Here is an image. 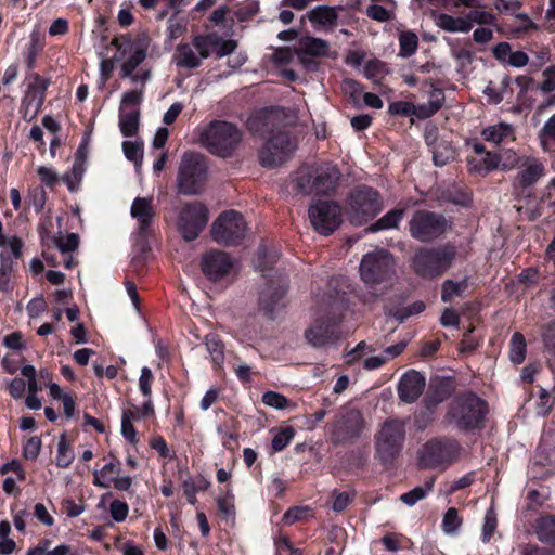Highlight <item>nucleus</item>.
I'll return each instance as SVG.
<instances>
[{"mask_svg": "<svg viewBox=\"0 0 555 555\" xmlns=\"http://www.w3.org/2000/svg\"><path fill=\"white\" fill-rule=\"evenodd\" d=\"M446 459V447L441 441L427 442L420 452V465L423 468H431L441 464Z\"/></svg>", "mask_w": 555, "mask_h": 555, "instance_id": "5701e85b", "label": "nucleus"}, {"mask_svg": "<svg viewBox=\"0 0 555 555\" xmlns=\"http://www.w3.org/2000/svg\"><path fill=\"white\" fill-rule=\"evenodd\" d=\"M201 267L203 273L210 281H219L230 274L234 262L227 253L210 250L203 257Z\"/></svg>", "mask_w": 555, "mask_h": 555, "instance_id": "6ab92c4d", "label": "nucleus"}, {"mask_svg": "<svg viewBox=\"0 0 555 555\" xmlns=\"http://www.w3.org/2000/svg\"><path fill=\"white\" fill-rule=\"evenodd\" d=\"M242 140L240 129L232 122L215 120L199 132V142L210 153L220 157H229Z\"/></svg>", "mask_w": 555, "mask_h": 555, "instance_id": "7ed1b4c3", "label": "nucleus"}, {"mask_svg": "<svg viewBox=\"0 0 555 555\" xmlns=\"http://www.w3.org/2000/svg\"><path fill=\"white\" fill-rule=\"evenodd\" d=\"M468 288L467 279L454 282L453 280H446L441 286V300L443 302L452 301L454 297H461Z\"/></svg>", "mask_w": 555, "mask_h": 555, "instance_id": "c9c22d12", "label": "nucleus"}, {"mask_svg": "<svg viewBox=\"0 0 555 555\" xmlns=\"http://www.w3.org/2000/svg\"><path fill=\"white\" fill-rule=\"evenodd\" d=\"M42 50V43L38 34L33 33L29 41L23 50L27 69L31 70L36 66V57Z\"/></svg>", "mask_w": 555, "mask_h": 555, "instance_id": "4c0bfd02", "label": "nucleus"}, {"mask_svg": "<svg viewBox=\"0 0 555 555\" xmlns=\"http://www.w3.org/2000/svg\"><path fill=\"white\" fill-rule=\"evenodd\" d=\"M262 402L276 410H284L288 406V399L275 391H267L262 395Z\"/></svg>", "mask_w": 555, "mask_h": 555, "instance_id": "3c124183", "label": "nucleus"}, {"mask_svg": "<svg viewBox=\"0 0 555 555\" xmlns=\"http://www.w3.org/2000/svg\"><path fill=\"white\" fill-rule=\"evenodd\" d=\"M426 385L425 377L417 371L405 372L398 384V396L405 403H413L423 393Z\"/></svg>", "mask_w": 555, "mask_h": 555, "instance_id": "412c9836", "label": "nucleus"}, {"mask_svg": "<svg viewBox=\"0 0 555 555\" xmlns=\"http://www.w3.org/2000/svg\"><path fill=\"white\" fill-rule=\"evenodd\" d=\"M246 222L240 212H222L211 227V236L221 245H236L246 234Z\"/></svg>", "mask_w": 555, "mask_h": 555, "instance_id": "ddd939ff", "label": "nucleus"}, {"mask_svg": "<svg viewBox=\"0 0 555 555\" xmlns=\"http://www.w3.org/2000/svg\"><path fill=\"white\" fill-rule=\"evenodd\" d=\"M209 220V211L201 202H193L184 205L179 214L178 230L182 237L194 241L206 228Z\"/></svg>", "mask_w": 555, "mask_h": 555, "instance_id": "4468645a", "label": "nucleus"}, {"mask_svg": "<svg viewBox=\"0 0 555 555\" xmlns=\"http://www.w3.org/2000/svg\"><path fill=\"white\" fill-rule=\"evenodd\" d=\"M553 406L551 395L545 389L540 390L539 399L537 402V413L540 416H546Z\"/></svg>", "mask_w": 555, "mask_h": 555, "instance_id": "bf43d9fd", "label": "nucleus"}, {"mask_svg": "<svg viewBox=\"0 0 555 555\" xmlns=\"http://www.w3.org/2000/svg\"><path fill=\"white\" fill-rule=\"evenodd\" d=\"M341 90L353 105H358L360 103L363 89L358 81L349 78L344 79L341 82Z\"/></svg>", "mask_w": 555, "mask_h": 555, "instance_id": "49530a36", "label": "nucleus"}, {"mask_svg": "<svg viewBox=\"0 0 555 555\" xmlns=\"http://www.w3.org/2000/svg\"><path fill=\"white\" fill-rule=\"evenodd\" d=\"M210 53L211 37L197 35L191 41L180 42L176 46L171 55V63L179 69L191 72L199 68Z\"/></svg>", "mask_w": 555, "mask_h": 555, "instance_id": "9d476101", "label": "nucleus"}, {"mask_svg": "<svg viewBox=\"0 0 555 555\" xmlns=\"http://www.w3.org/2000/svg\"><path fill=\"white\" fill-rule=\"evenodd\" d=\"M54 243L61 254L73 253L78 248L79 236L76 233H69L65 236L55 238Z\"/></svg>", "mask_w": 555, "mask_h": 555, "instance_id": "09e8293b", "label": "nucleus"}, {"mask_svg": "<svg viewBox=\"0 0 555 555\" xmlns=\"http://www.w3.org/2000/svg\"><path fill=\"white\" fill-rule=\"evenodd\" d=\"M498 520L496 515L492 508L488 509L486 512L485 518H483V526H482V535L481 540L483 543L490 542L495 529H496Z\"/></svg>", "mask_w": 555, "mask_h": 555, "instance_id": "8fccbe9b", "label": "nucleus"}, {"mask_svg": "<svg viewBox=\"0 0 555 555\" xmlns=\"http://www.w3.org/2000/svg\"><path fill=\"white\" fill-rule=\"evenodd\" d=\"M354 496H356V492L353 490H349V491L333 490L331 493L332 509L335 513L344 512L348 507V505L353 501Z\"/></svg>", "mask_w": 555, "mask_h": 555, "instance_id": "58836bf2", "label": "nucleus"}, {"mask_svg": "<svg viewBox=\"0 0 555 555\" xmlns=\"http://www.w3.org/2000/svg\"><path fill=\"white\" fill-rule=\"evenodd\" d=\"M418 46V38L412 31H404L399 37V47L400 52L399 55L403 57H408L413 55L416 52Z\"/></svg>", "mask_w": 555, "mask_h": 555, "instance_id": "a19ab883", "label": "nucleus"}, {"mask_svg": "<svg viewBox=\"0 0 555 555\" xmlns=\"http://www.w3.org/2000/svg\"><path fill=\"white\" fill-rule=\"evenodd\" d=\"M412 111L413 104L406 101H396L388 106V113L392 116H409Z\"/></svg>", "mask_w": 555, "mask_h": 555, "instance_id": "052dcab7", "label": "nucleus"}, {"mask_svg": "<svg viewBox=\"0 0 555 555\" xmlns=\"http://www.w3.org/2000/svg\"><path fill=\"white\" fill-rule=\"evenodd\" d=\"M454 18V16L447 13H439L435 15V23L439 28L448 33H455Z\"/></svg>", "mask_w": 555, "mask_h": 555, "instance_id": "338daca9", "label": "nucleus"}, {"mask_svg": "<svg viewBox=\"0 0 555 555\" xmlns=\"http://www.w3.org/2000/svg\"><path fill=\"white\" fill-rule=\"evenodd\" d=\"M309 219L313 229L327 236L341 223V208L336 202L319 201L310 206Z\"/></svg>", "mask_w": 555, "mask_h": 555, "instance_id": "2eb2a0df", "label": "nucleus"}, {"mask_svg": "<svg viewBox=\"0 0 555 555\" xmlns=\"http://www.w3.org/2000/svg\"><path fill=\"white\" fill-rule=\"evenodd\" d=\"M122 151L127 159L140 165L143 160V143L140 141H125Z\"/></svg>", "mask_w": 555, "mask_h": 555, "instance_id": "a18cd8bd", "label": "nucleus"}, {"mask_svg": "<svg viewBox=\"0 0 555 555\" xmlns=\"http://www.w3.org/2000/svg\"><path fill=\"white\" fill-rule=\"evenodd\" d=\"M463 520L459 515V512L454 507H450L443 515L442 518V530L446 534H454L459 531Z\"/></svg>", "mask_w": 555, "mask_h": 555, "instance_id": "ea45409f", "label": "nucleus"}, {"mask_svg": "<svg viewBox=\"0 0 555 555\" xmlns=\"http://www.w3.org/2000/svg\"><path fill=\"white\" fill-rule=\"evenodd\" d=\"M25 82L26 90L22 99V107L24 109V116H29L31 119L38 114L44 102L50 80L31 72L25 76Z\"/></svg>", "mask_w": 555, "mask_h": 555, "instance_id": "f3484780", "label": "nucleus"}, {"mask_svg": "<svg viewBox=\"0 0 555 555\" xmlns=\"http://www.w3.org/2000/svg\"><path fill=\"white\" fill-rule=\"evenodd\" d=\"M340 176L337 165L325 163L298 171L295 186L305 195L331 194L336 190Z\"/></svg>", "mask_w": 555, "mask_h": 555, "instance_id": "f03ea898", "label": "nucleus"}, {"mask_svg": "<svg viewBox=\"0 0 555 555\" xmlns=\"http://www.w3.org/2000/svg\"><path fill=\"white\" fill-rule=\"evenodd\" d=\"M128 513H129V507L126 502L119 501V500H114L111 502L109 514H111V517L116 522H122L127 518Z\"/></svg>", "mask_w": 555, "mask_h": 555, "instance_id": "4d7b16f0", "label": "nucleus"}, {"mask_svg": "<svg viewBox=\"0 0 555 555\" xmlns=\"http://www.w3.org/2000/svg\"><path fill=\"white\" fill-rule=\"evenodd\" d=\"M545 347L555 353V321L548 323L542 331Z\"/></svg>", "mask_w": 555, "mask_h": 555, "instance_id": "69168bd1", "label": "nucleus"}, {"mask_svg": "<svg viewBox=\"0 0 555 555\" xmlns=\"http://www.w3.org/2000/svg\"><path fill=\"white\" fill-rule=\"evenodd\" d=\"M405 424L396 418L386 421L374 436V456L384 466L392 464L402 451Z\"/></svg>", "mask_w": 555, "mask_h": 555, "instance_id": "423d86ee", "label": "nucleus"}, {"mask_svg": "<svg viewBox=\"0 0 555 555\" xmlns=\"http://www.w3.org/2000/svg\"><path fill=\"white\" fill-rule=\"evenodd\" d=\"M395 259L389 251L378 249L365 254L359 269L362 280L366 284L374 285L390 279L395 273Z\"/></svg>", "mask_w": 555, "mask_h": 555, "instance_id": "9b49d317", "label": "nucleus"}, {"mask_svg": "<svg viewBox=\"0 0 555 555\" xmlns=\"http://www.w3.org/2000/svg\"><path fill=\"white\" fill-rule=\"evenodd\" d=\"M206 351L215 369H221L224 363V345L216 334L205 337Z\"/></svg>", "mask_w": 555, "mask_h": 555, "instance_id": "7c9ffc66", "label": "nucleus"}, {"mask_svg": "<svg viewBox=\"0 0 555 555\" xmlns=\"http://www.w3.org/2000/svg\"><path fill=\"white\" fill-rule=\"evenodd\" d=\"M41 439L37 436L31 437L24 447V455L26 459H36L40 452Z\"/></svg>", "mask_w": 555, "mask_h": 555, "instance_id": "774afa93", "label": "nucleus"}, {"mask_svg": "<svg viewBox=\"0 0 555 555\" xmlns=\"http://www.w3.org/2000/svg\"><path fill=\"white\" fill-rule=\"evenodd\" d=\"M544 173V166L538 162H530L517 175V181L521 188H528L535 183Z\"/></svg>", "mask_w": 555, "mask_h": 555, "instance_id": "2f4dec72", "label": "nucleus"}, {"mask_svg": "<svg viewBox=\"0 0 555 555\" xmlns=\"http://www.w3.org/2000/svg\"><path fill=\"white\" fill-rule=\"evenodd\" d=\"M153 380H154L153 372L147 366L142 367L141 374L139 377V389L145 398H151V396H152Z\"/></svg>", "mask_w": 555, "mask_h": 555, "instance_id": "5fc2aeb1", "label": "nucleus"}, {"mask_svg": "<svg viewBox=\"0 0 555 555\" xmlns=\"http://www.w3.org/2000/svg\"><path fill=\"white\" fill-rule=\"evenodd\" d=\"M209 36L211 37V48L214 47L216 49L215 52L219 59L232 54L237 47L236 41L233 39H223L211 35Z\"/></svg>", "mask_w": 555, "mask_h": 555, "instance_id": "37998d69", "label": "nucleus"}, {"mask_svg": "<svg viewBox=\"0 0 555 555\" xmlns=\"http://www.w3.org/2000/svg\"><path fill=\"white\" fill-rule=\"evenodd\" d=\"M24 243L18 236L8 237L0 251V288H8L9 275L13 263L22 257Z\"/></svg>", "mask_w": 555, "mask_h": 555, "instance_id": "aec40b11", "label": "nucleus"}, {"mask_svg": "<svg viewBox=\"0 0 555 555\" xmlns=\"http://www.w3.org/2000/svg\"><path fill=\"white\" fill-rule=\"evenodd\" d=\"M501 157L496 153H488L483 156L473 155L467 157L468 170L472 173L486 176L490 171L496 169L500 165Z\"/></svg>", "mask_w": 555, "mask_h": 555, "instance_id": "b1692460", "label": "nucleus"}, {"mask_svg": "<svg viewBox=\"0 0 555 555\" xmlns=\"http://www.w3.org/2000/svg\"><path fill=\"white\" fill-rule=\"evenodd\" d=\"M383 209L379 193L371 186L360 185L348 196L346 214L354 225L365 224Z\"/></svg>", "mask_w": 555, "mask_h": 555, "instance_id": "0eeeda50", "label": "nucleus"}, {"mask_svg": "<svg viewBox=\"0 0 555 555\" xmlns=\"http://www.w3.org/2000/svg\"><path fill=\"white\" fill-rule=\"evenodd\" d=\"M74 457V451L69 448L65 436H61L57 442L56 465L66 468L73 463Z\"/></svg>", "mask_w": 555, "mask_h": 555, "instance_id": "79ce46f5", "label": "nucleus"}, {"mask_svg": "<svg viewBox=\"0 0 555 555\" xmlns=\"http://www.w3.org/2000/svg\"><path fill=\"white\" fill-rule=\"evenodd\" d=\"M534 532L538 540L544 544H555V516L543 515L534 522Z\"/></svg>", "mask_w": 555, "mask_h": 555, "instance_id": "cd10ccee", "label": "nucleus"}, {"mask_svg": "<svg viewBox=\"0 0 555 555\" xmlns=\"http://www.w3.org/2000/svg\"><path fill=\"white\" fill-rule=\"evenodd\" d=\"M339 320L335 317L322 315L305 331L307 343L313 348H324L340 338Z\"/></svg>", "mask_w": 555, "mask_h": 555, "instance_id": "dca6fc26", "label": "nucleus"}, {"mask_svg": "<svg viewBox=\"0 0 555 555\" xmlns=\"http://www.w3.org/2000/svg\"><path fill=\"white\" fill-rule=\"evenodd\" d=\"M364 428L365 422L360 411L347 409L337 416L333 434L337 442H344L358 438Z\"/></svg>", "mask_w": 555, "mask_h": 555, "instance_id": "a211bd4d", "label": "nucleus"}, {"mask_svg": "<svg viewBox=\"0 0 555 555\" xmlns=\"http://www.w3.org/2000/svg\"><path fill=\"white\" fill-rule=\"evenodd\" d=\"M431 152L434 164L439 167L447 165L455 158V150L446 140L437 141Z\"/></svg>", "mask_w": 555, "mask_h": 555, "instance_id": "72a5a7b5", "label": "nucleus"}, {"mask_svg": "<svg viewBox=\"0 0 555 555\" xmlns=\"http://www.w3.org/2000/svg\"><path fill=\"white\" fill-rule=\"evenodd\" d=\"M526 350H527V344L525 336L519 333L515 332L512 335L511 343H509V359L515 364H520L524 362L526 358Z\"/></svg>", "mask_w": 555, "mask_h": 555, "instance_id": "e433bc0d", "label": "nucleus"}, {"mask_svg": "<svg viewBox=\"0 0 555 555\" xmlns=\"http://www.w3.org/2000/svg\"><path fill=\"white\" fill-rule=\"evenodd\" d=\"M143 93H144V87H141V86H139V88H137V89H132V90L124 92V94L121 96L120 109H124V107L138 106L143 100Z\"/></svg>", "mask_w": 555, "mask_h": 555, "instance_id": "603ef678", "label": "nucleus"}, {"mask_svg": "<svg viewBox=\"0 0 555 555\" xmlns=\"http://www.w3.org/2000/svg\"><path fill=\"white\" fill-rule=\"evenodd\" d=\"M448 228L447 219L428 210H416L409 221V231L420 242H430L441 236Z\"/></svg>", "mask_w": 555, "mask_h": 555, "instance_id": "f8f14e48", "label": "nucleus"}, {"mask_svg": "<svg viewBox=\"0 0 555 555\" xmlns=\"http://www.w3.org/2000/svg\"><path fill=\"white\" fill-rule=\"evenodd\" d=\"M274 544L276 555H301L300 551L294 547L285 535L276 538Z\"/></svg>", "mask_w": 555, "mask_h": 555, "instance_id": "13d9d810", "label": "nucleus"}, {"mask_svg": "<svg viewBox=\"0 0 555 555\" xmlns=\"http://www.w3.org/2000/svg\"><path fill=\"white\" fill-rule=\"evenodd\" d=\"M3 345L12 350H23L25 349V344L23 340V335L21 332H13L7 335L3 338Z\"/></svg>", "mask_w": 555, "mask_h": 555, "instance_id": "e2e57ef3", "label": "nucleus"}, {"mask_svg": "<svg viewBox=\"0 0 555 555\" xmlns=\"http://www.w3.org/2000/svg\"><path fill=\"white\" fill-rule=\"evenodd\" d=\"M286 112L281 107L266 109L248 120L249 129L266 133L278 130L259 152V162L266 168H274L287 162L296 150V143L287 132L280 130L286 125Z\"/></svg>", "mask_w": 555, "mask_h": 555, "instance_id": "f257e3e1", "label": "nucleus"}, {"mask_svg": "<svg viewBox=\"0 0 555 555\" xmlns=\"http://www.w3.org/2000/svg\"><path fill=\"white\" fill-rule=\"evenodd\" d=\"M295 430L293 427H285L279 430L272 438L271 446L274 452L283 451L293 440Z\"/></svg>", "mask_w": 555, "mask_h": 555, "instance_id": "c03bdc74", "label": "nucleus"}, {"mask_svg": "<svg viewBox=\"0 0 555 555\" xmlns=\"http://www.w3.org/2000/svg\"><path fill=\"white\" fill-rule=\"evenodd\" d=\"M435 477L425 479L424 485L415 487L411 491L401 494L400 501L408 506H414L418 501L425 499L434 489Z\"/></svg>", "mask_w": 555, "mask_h": 555, "instance_id": "473e14b6", "label": "nucleus"}, {"mask_svg": "<svg viewBox=\"0 0 555 555\" xmlns=\"http://www.w3.org/2000/svg\"><path fill=\"white\" fill-rule=\"evenodd\" d=\"M208 179V164L199 153H184L177 176V189L182 195L194 196L201 194Z\"/></svg>", "mask_w": 555, "mask_h": 555, "instance_id": "20e7f679", "label": "nucleus"}, {"mask_svg": "<svg viewBox=\"0 0 555 555\" xmlns=\"http://www.w3.org/2000/svg\"><path fill=\"white\" fill-rule=\"evenodd\" d=\"M294 53L307 54L310 56H327L330 53V44L326 40L312 36H305L299 39L298 47Z\"/></svg>", "mask_w": 555, "mask_h": 555, "instance_id": "393cba45", "label": "nucleus"}, {"mask_svg": "<svg viewBox=\"0 0 555 555\" xmlns=\"http://www.w3.org/2000/svg\"><path fill=\"white\" fill-rule=\"evenodd\" d=\"M113 44L117 47L122 54H129L122 62L119 70L120 78H128L131 83L145 87L151 79V70L138 67L146 59V48L139 42H132L128 39H114Z\"/></svg>", "mask_w": 555, "mask_h": 555, "instance_id": "1a4fd4ad", "label": "nucleus"}, {"mask_svg": "<svg viewBox=\"0 0 555 555\" xmlns=\"http://www.w3.org/2000/svg\"><path fill=\"white\" fill-rule=\"evenodd\" d=\"M452 392L451 384L446 380H437L430 384L425 403L428 409H433L447 400Z\"/></svg>", "mask_w": 555, "mask_h": 555, "instance_id": "c85d7f7f", "label": "nucleus"}, {"mask_svg": "<svg viewBox=\"0 0 555 555\" xmlns=\"http://www.w3.org/2000/svg\"><path fill=\"white\" fill-rule=\"evenodd\" d=\"M139 127V111L131 109L119 112V129L125 137H132L137 133Z\"/></svg>", "mask_w": 555, "mask_h": 555, "instance_id": "f704fd0d", "label": "nucleus"}, {"mask_svg": "<svg viewBox=\"0 0 555 555\" xmlns=\"http://www.w3.org/2000/svg\"><path fill=\"white\" fill-rule=\"evenodd\" d=\"M366 15L378 22H387L391 17L390 12L378 4H370L366 8Z\"/></svg>", "mask_w": 555, "mask_h": 555, "instance_id": "680f3d73", "label": "nucleus"}, {"mask_svg": "<svg viewBox=\"0 0 555 555\" xmlns=\"http://www.w3.org/2000/svg\"><path fill=\"white\" fill-rule=\"evenodd\" d=\"M539 139L544 150H547L550 144H555V114L541 128Z\"/></svg>", "mask_w": 555, "mask_h": 555, "instance_id": "de8ad7c7", "label": "nucleus"}, {"mask_svg": "<svg viewBox=\"0 0 555 555\" xmlns=\"http://www.w3.org/2000/svg\"><path fill=\"white\" fill-rule=\"evenodd\" d=\"M424 309L425 305L423 301H415L410 306L399 309L395 312L390 311V315L397 319L398 321L403 322L409 317L421 313L422 311H424Z\"/></svg>", "mask_w": 555, "mask_h": 555, "instance_id": "864d4df0", "label": "nucleus"}, {"mask_svg": "<svg viewBox=\"0 0 555 555\" xmlns=\"http://www.w3.org/2000/svg\"><path fill=\"white\" fill-rule=\"evenodd\" d=\"M307 18L314 26L327 28L337 23L338 15L332 7L318 5L307 13Z\"/></svg>", "mask_w": 555, "mask_h": 555, "instance_id": "bb28decb", "label": "nucleus"}, {"mask_svg": "<svg viewBox=\"0 0 555 555\" xmlns=\"http://www.w3.org/2000/svg\"><path fill=\"white\" fill-rule=\"evenodd\" d=\"M487 412V402L469 392L457 396L453 400L449 415L459 428L467 430L478 428L482 424Z\"/></svg>", "mask_w": 555, "mask_h": 555, "instance_id": "6e6552de", "label": "nucleus"}, {"mask_svg": "<svg viewBox=\"0 0 555 555\" xmlns=\"http://www.w3.org/2000/svg\"><path fill=\"white\" fill-rule=\"evenodd\" d=\"M481 135L486 141L493 144H500L508 140H515L514 127L506 122H499L496 125L485 128L481 132Z\"/></svg>", "mask_w": 555, "mask_h": 555, "instance_id": "a878e982", "label": "nucleus"}, {"mask_svg": "<svg viewBox=\"0 0 555 555\" xmlns=\"http://www.w3.org/2000/svg\"><path fill=\"white\" fill-rule=\"evenodd\" d=\"M404 214L405 210L403 208L392 209L388 211L386 215H384L382 218H379L377 221L372 223L366 231L375 233L378 231L396 229L402 221Z\"/></svg>", "mask_w": 555, "mask_h": 555, "instance_id": "c756f323", "label": "nucleus"}, {"mask_svg": "<svg viewBox=\"0 0 555 555\" xmlns=\"http://www.w3.org/2000/svg\"><path fill=\"white\" fill-rule=\"evenodd\" d=\"M467 15L472 25L474 23L478 25H495L496 23V17L488 11L472 10Z\"/></svg>", "mask_w": 555, "mask_h": 555, "instance_id": "6e6d98bb", "label": "nucleus"}, {"mask_svg": "<svg viewBox=\"0 0 555 555\" xmlns=\"http://www.w3.org/2000/svg\"><path fill=\"white\" fill-rule=\"evenodd\" d=\"M455 256L456 248L451 244L421 248L412 259V268L422 278L436 279L441 276L451 267Z\"/></svg>", "mask_w": 555, "mask_h": 555, "instance_id": "39448f33", "label": "nucleus"}, {"mask_svg": "<svg viewBox=\"0 0 555 555\" xmlns=\"http://www.w3.org/2000/svg\"><path fill=\"white\" fill-rule=\"evenodd\" d=\"M363 72L369 79L377 78L384 72V64L378 60H371L364 65Z\"/></svg>", "mask_w": 555, "mask_h": 555, "instance_id": "0e129e2a", "label": "nucleus"}, {"mask_svg": "<svg viewBox=\"0 0 555 555\" xmlns=\"http://www.w3.org/2000/svg\"><path fill=\"white\" fill-rule=\"evenodd\" d=\"M130 215L138 222L139 234H149L156 216L153 197H135L130 207Z\"/></svg>", "mask_w": 555, "mask_h": 555, "instance_id": "4be33fe9", "label": "nucleus"}]
</instances>
